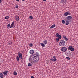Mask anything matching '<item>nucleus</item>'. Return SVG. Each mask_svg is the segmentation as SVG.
Instances as JSON below:
<instances>
[{
	"mask_svg": "<svg viewBox=\"0 0 78 78\" xmlns=\"http://www.w3.org/2000/svg\"><path fill=\"white\" fill-rule=\"evenodd\" d=\"M37 55L36 56H34V57H32L31 58V59L32 61L34 62L38 61L39 59V54L38 52L37 53Z\"/></svg>",
	"mask_w": 78,
	"mask_h": 78,
	"instance_id": "obj_1",
	"label": "nucleus"
},
{
	"mask_svg": "<svg viewBox=\"0 0 78 78\" xmlns=\"http://www.w3.org/2000/svg\"><path fill=\"white\" fill-rule=\"evenodd\" d=\"M60 46L61 47H64L66 45V41L64 40H62L59 43Z\"/></svg>",
	"mask_w": 78,
	"mask_h": 78,
	"instance_id": "obj_2",
	"label": "nucleus"
},
{
	"mask_svg": "<svg viewBox=\"0 0 78 78\" xmlns=\"http://www.w3.org/2000/svg\"><path fill=\"white\" fill-rule=\"evenodd\" d=\"M61 51L63 52H66L67 51V48L66 47H62L61 48Z\"/></svg>",
	"mask_w": 78,
	"mask_h": 78,
	"instance_id": "obj_3",
	"label": "nucleus"
},
{
	"mask_svg": "<svg viewBox=\"0 0 78 78\" xmlns=\"http://www.w3.org/2000/svg\"><path fill=\"white\" fill-rule=\"evenodd\" d=\"M68 50H71V51H74V50H75V49L72 47V46H70L68 47Z\"/></svg>",
	"mask_w": 78,
	"mask_h": 78,
	"instance_id": "obj_4",
	"label": "nucleus"
},
{
	"mask_svg": "<svg viewBox=\"0 0 78 78\" xmlns=\"http://www.w3.org/2000/svg\"><path fill=\"white\" fill-rule=\"evenodd\" d=\"M61 37H62L61 35H59V36L58 37L56 38V42H59V39H61Z\"/></svg>",
	"mask_w": 78,
	"mask_h": 78,
	"instance_id": "obj_5",
	"label": "nucleus"
},
{
	"mask_svg": "<svg viewBox=\"0 0 78 78\" xmlns=\"http://www.w3.org/2000/svg\"><path fill=\"white\" fill-rule=\"evenodd\" d=\"M72 17L71 16H68L66 17V19L67 20H69L70 19H72Z\"/></svg>",
	"mask_w": 78,
	"mask_h": 78,
	"instance_id": "obj_6",
	"label": "nucleus"
},
{
	"mask_svg": "<svg viewBox=\"0 0 78 78\" xmlns=\"http://www.w3.org/2000/svg\"><path fill=\"white\" fill-rule=\"evenodd\" d=\"M18 55L19 56V58L21 60V59H22V53H20L19 54H18Z\"/></svg>",
	"mask_w": 78,
	"mask_h": 78,
	"instance_id": "obj_7",
	"label": "nucleus"
},
{
	"mask_svg": "<svg viewBox=\"0 0 78 78\" xmlns=\"http://www.w3.org/2000/svg\"><path fill=\"white\" fill-rule=\"evenodd\" d=\"M15 19L17 21H19V17L18 16H16L15 17Z\"/></svg>",
	"mask_w": 78,
	"mask_h": 78,
	"instance_id": "obj_8",
	"label": "nucleus"
},
{
	"mask_svg": "<svg viewBox=\"0 0 78 78\" xmlns=\"http://www.w3.org/2000/svg\"><path fill=\"white\" fill-rule=\"evenodd\" d=\"M71 55V53L69 51L66 53V56H69V55Z\"/></svg>",
	"mask_w": 78,
	"mask_h": 78,
	"instance_id": "obj_9",
	"label": "nucleus"
},
{
	"mask_svg": "<svg viewBox=\"0 0 78 78\" xmlns=\"http://www.w3.org/2000/svg\"><path fill=\"white\" fill-rule=\"evenodd\" d=\"M67 2V0H61V3L64 4L65 3H66Z\"/></svg>",
	"mask_w": 78,
	"mask_h": 78,
	"instance_id": "obj_10",
	"label": "nucleus"
},
{
	"mask_svg": "<svg viewBox=\"0 0 78 78\" xmlns=\"http://www.w3.org/2000/svg\"><path fill=\"white\" fill-rule=\"evenodd\" d=\"M34 51L33 50H31L30 51V54H33L34 53Z\"/></svg>",
	"mask_w": 78,
	"mask_h": 78,
	"instance_id": "obj_11",
	"label": "nucleus"
},
{
	"mask_svg": "<svg viewBox=\"0 0 78 78\" xmlns=\"http://www.w3.org/2000/svg\"><path fill=\"white\" fill-rule=\"evenodd\" d=\"M66 25H68V24H69V23H70V21L69 20H66Z\"/></svg>",
	"mask_w": 78,
	"mask_h": 78,
	"instance_id": "obj_12",
	"label": "nucleus"
},
{
	"mask_svg": "<svg viewBox=\"0 0 78 78\" xmlns=\"http://www.w3.org/2000/svg\"><path fill=\"white\" fill-rule=\"evenodd\" d=\"M3 74L5 75H8V71H5L3 72Z\"/></svg>",
	"mask_w": 78,
	"mask_h": 78,
	"instance_id": "obj_13",
	"label": "nucleus"
},
{
	"mask_svg": "<svg viewBox=\"0 0 78 78\" xmlns=\"http://www.w3.org/2000/svg\"><path fill=\"white\" fill-rule=\"evenodd\" d=\"M63 38H64V39H65V40L66 41H68V38H67L66 37V36H64V35L63 36Z\"/></svg>",
	"mask_w": 78,
	"mask_h": 78,
	"instance_id": "obj_14",
	"label": "nucleus"
},
{
	"mask_svg": "<svg viewBox=\"0 0 78 78\" xmlns=\"http://www.w3.org/2000/svg\"><path fill=\"white\" fill-rule=\"evenodd\" d=\"M3 77H4L3 74L2 73H0V78H3Z\"/></svg>",
	"mask_w": 78,
	"mask_h": 78,
	"instance_id": "obj_15",
	"label": "nucleus"
},
{
	"mask_svg": "<svg viewBox=\"0 0 78 78\" xmlns=\"http://www.w3.org/2000/svg\"><path fill=\"white\" fill-rule=\"evenodd\" d=\"M50 61H56L57 60V59H56V58H54L53 59H50Z\"/></svg>",
	"mask_w": 78,
	"mask_h": 78,
	"instance_id": "obj_16",
	"label": "nucleus"
},
{
	"mask_svg": "<svg viewBox=\"0 0 78 78\" xmlns=\"http://www.w3.org/2000/svg\"><path fill=\"white\" fill-rule=\"evenodd\" d=\"M55 27H56V25L55 24H53V25H52V26H51L50 27V28H51V29L53 28H55Z\"/></svg>",
	"mask_w": 78,
	"mask_h": 78,
	"instance_id": "obj_17",
	"label": "nucleus"
},
{
	"mask_svg": "<svg viewBox=\"0 0 78 78\" xmlns=\"http://www.w3.org/2000/svg\"><path fill=\"white\" fill-rule=\"evenodd\" d=\"M64 14L65 16H68V15L69 14L70 15V14H69V13L68 12H65Z\"/></svg>",
	"mask_w": 78,
	"mask_h": 78,
	"instance_id": "obj_18",
	"label": "nucleus"
},
{
	"mask_svg": "<svg viewBox=\"0 0 78 78\" xmlns=\"http://www.w3.org/2000/svg\"><path fill=\"white\" fill-rule=\"evenodd\" d=\"M41 46H42L43 47H45V44L43 43H40Z\"/></svg>",
	"mask_w": 78,
	"mask_h": 78,
	"instance_id": "obj_19",
	"label": "nucleus"
},
{
	"mask_svg": "<svg viewBox=\"0 0 78 78\" xmlns=\"http://www.w3.org/2000/svg\"><path fill=\"white\" fill-rule=\"evenodd\" d=\"M14 21L11 24V26L13 27H14Z\"/></svg>",
	"mask_w": 78,
	"mask_h": 78,
	"instance_id": "obj_20",
	"label": "nucleus"
},
{
	"mask_svg": "<svg viewBox=\"0 0 78 78\" xmlns=\"http://www.w3.org/2000/svg\"><path fill=\"white\" fill-rule=\"evenodd\" d=\"M59 36V34L58 33H57L55 34V36L57 37H58Z\"/></svg>",
	"mask_w": 78,
	"mask_h": 78,
	"instance_id": "obj_21",
	"label": "nucleus"
},
{
	"mask_svg": "<svg viewBox=\"0 0 78 78\" xmlns=\"http://www.w3.org/2000/svg\"><path fill=\"white\" fill-rule=\"evenodd\" d=\"M43 43H44V44H47V40L44 41H43Z\"/></svg>",
	"mask_w": 78,
	"mask_h": 78,
	"instance_id": "obj_22",
	"label": "nucleus"
},
{
	"mask_svg": "<svg viewBox=\"0 0 78 78\" xmlns=\"http://www.w3.org/2000/svg\"><path fill=\"white\" fill-rule=\"evenodd\" d=\"M16 59L17 60V61H19V56H17L16 58Z\"/></svg>",
	"mask_w": 78,
	"mask_h": 78,
	"instance_id": "obj_23",
	"label": "nucleus"
},
{
	"mask_svg": "<svg viewBox=\"0 0 78 78\" xmlns=\"http://www.w3.org/2000/svg\"><path fill=\"white\" fill-rule=\"evenodd\" d=\"M12 44V42L9 41L8 42V44L9 45H11V44Z\"/></svg>",
	"mask_w": 78,
	"mask_h": 78,
	"instance_id": "obj_24",
	"label": "nucleus"
},
{
	"mask_svg": "<svg viewBox=\"0 0 78 78\" xmlns=\"http://www.w3.org/2000/svg\"><path fill=\"white\" fill-rule=\"evenodd\" d=\"M13 73H14V75H15V76L17 75V72H16V71H14Z\"/></svg>",
	"mask_w": 78,
	"mask_h": 78,
	"instance_id": "obj_25",
	"label": "nucleus"
},
{
	"mask_svg": "<svg viewBox=\"0 0 78 78\" xmlns=\"http://www.w3.org/2000/svg\"><path fill=\"white\" fill-rule=\"evenodd\" d=\"M28 66L30 67V66H32V65L30 63H28Z\"/></svg>",
	"mask_w": 78,
	"mask_h": 78,
	"instance_id": "obj_26",
	"label": "nucleus"
},
{
	"mask_svg": "<svg viewBox=\"0 0 78 78\" xmlns=\"http://www.w3.org/2000/svg\"><path fill=\"white\" fill-rule=\"evenodd\" d=\"M33 44L32 43H30L29 44V46H30V47H33Z\"/></svg>",
	"mask_w": 78,
	"mask_h": 78,
	"instance_id": "obj_27",
	"label": "nucleus"
},
{
	"mask_svg": "<svg viewBox=\"0 0 78 78\" xmlns=\"http://www.w3.org/2000/svg\"><path fill=\"white\" fill-rule=\"evenodd\" d=\"M62 23H63V24L66 23V21L64 20H62Z\"/></svg>",
	"mask_w": 78,
	"mask_h": 78,
	"instance_id": "obj_28",
	"label": "nucleus"
},
{
	"mask_svg": "<svg viewBox=\"0 0 78 78\" xmlns=\"http://www.w3.org/2000/svg\"><path fill=\"white\" fill-rule=\"evenodd\" d=\"M5 19H9V16H5Z\"/></svg>",
	"mask_w": 78,
	"mask_h": 78,
	"instance_id": "obj_29",
	"label": "nucleus"
},
{
	"mask_svg": "<svg viewBox=\"0 0 78 78\" xmlns=\"http://www.w3.org/2000/svg\"><path fill=\"white\" fill-rule=\"evenodd\" d=\"M10 23L8 24L7 25V28H9V27H10Z\"/></svg>",
	"mask_w": 78,
	"mask_h": 78,
	"instance_id": "obj_30",
	"label": "nucleus"
},
{
	"mask_svg": "<svg viewBox=\"0 0 78 78\" xmlns=\"http://www.w3.org/2000/svg\"><path fill=\"white\" fill-rule=\"evenodd\" d=\"M66 58L67 59H68V60H70V58L68 57H66Z\"/></svg>",
	"mask_w": 78,
	"mask_h": 78,
	"instance_id": "obj_31",
	"label": "nucleus"
},
{
	"mask_svg": "<svg viewBox=\"0 0 78 78\" xmlns=\"http://www.w3.org/2000/svg\"><path fill=\"white\" fill-rule=\"evenodd\" d=\"M29 18L30 19H33V16H30L29 17Z\"/></svg>",
	"mask_w": 78,
	"mask_h": 78,
	"instance_id": "obj_32",
	"label": "nucleus"
},
{
	"mask_svg": "<svg viewBox=\"0 0 78 78\" xmlns=\"http://www.w3.org/2000/svg\"><path fill=\"white\" fill-rule=\"evenodd\" d=\"M15 8H18V5H16Z\"/></svg>",
	"mask_w": 78,
	"mask_h": 78,
	"instance_id": "obj_33",
	"label": "nucleus"
},
{
	"mask_svg": "<svg viewBox=\"0 0 78 78\" xmlns=\"http://www.w3.org/2000/svg\"><path fill=\"white\" fill-rule=\"evenodd\" d=\"M55 57H56V56H54L53 57V59L55 58Z\"/></svg>",
	"mask_w": 78,
	"mask_h": 78,
	"instance_id": "obj_34",
	"label": "nucleus"
},
{
	"mask_svg": "<svg viewBox=\"0 0 78 78\" xmlns=\"http://www.w3.org/2000/svg\"><path fill=\"white\" fill-rule=\"evenodd\" d=\"M13 27H12V26H10V27L9 28H13Z\"/></svg>",
	"mask_w": 78,
	"mask_h": 78,
	"instance_id": "obj_35",
	"label": "nucleus"
},
{
	"mask_svg": "<svg viewBox=\"0 0 78 78\" xmlns=\"http://www.w3.org/2000/svg\"><path fill=\"white\" fill-rule=\"evenodd\" d=\"M31 78H34V76H31Z\"/></svg>",
	"mask_w": 78,
	"mask_h": 78,
	"instance_id": "obj_36",
	"label": "nucleus"
},
{
	"mask_svg": "<svg viewBox=\"0 0 78 78\" xmlns=\"http://www.w3.org/2000/svg\"><path fill=\"white\" fill-rule=\"evenodd\" d=\"M17 2H19V0H16Z\"/></svg>",
	"mask_w": 78,
	"mask_h": 78,
	"instance_id": "obj_37",
	"label": "nucleus"
},
{
	"mask_svg": "<svg viewBox=\"0 0 78 78\" xmlns=\"http://www.w3.org/2000/svg\"><path fill=\"white\" fill-rule=\"evenodd\" d=\"M0 3H2V0H0Z\"/></svg>",
	"mask_w": 78,
	"mask_h": 78,
	"instance_id": "obj_38",
	"label": "nucleus"
},
{
	"mask_svg": "<svg viewBox=\"0 0 78 78\" xmlns=\"http://www.w3.org/2000/svg\"><path fill=\"white\" fill-rule=\"evenodd\" d=\"M44 2H45L46 1V0H43Z\"/></svg>",
	"mask_w": 78,
	"mask_h": 78,
	"instance_id": "obj_39",
	"label": "nucleus"
},
{
	"mask_svg": "<svg viewBox=\"0 0 78 78\" xmlns=\"http://www.w3.org/2000/svg\"><path fill=\"white\" fill-rule=\"evenodd\" d=\"M22 0V1H25V0Z\"/></svg>",
	"mask_w": 78,
	"mask_h": 78,
	"instance_id": "obj_40",
	"label": "nucleus"
}]
</instances>
